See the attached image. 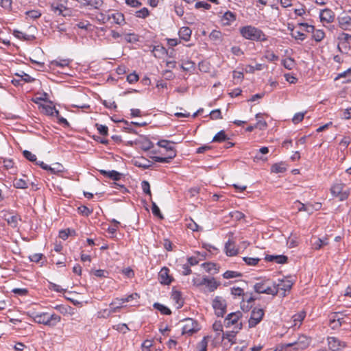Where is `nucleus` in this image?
Here are the masks:
<instances>
[{
	"label": "nucleus",
	"instance_id": "nucleus-29",
	"mask_svg": "<svg viewBox=\"0 0 351 351\" xmlns=\"http://www.w3.org/2000/svg\"><path fill=\"white\" fill-rule=\"evenodd\" d=\"M104 4L102 0H89L83 3V7L90 6L95 9H99Z\"/></svg>",
	"mask_w": 351,
	"mask_h": 351
},
{
	"label": "nucleus",
	"instance_id": "nucleus-28",
	"mask_svg": "<svg viewBox=\"0 0 351 351\" xmlns=\"http://www.w3.org/2000/svg\"><path fill=\"white\" fill-rule=\"evenodd\" d=\"M152 52L155 57L160 58L167 53V50L162 45H156L154 47Z\"/></svg>",
	"mask_w": 351,
	"mask_h": 351
},
{
	"label": "nucleus",
	"instance_id": "nucleus-32",
	"mask_svg": "<svg viewBox=\"0 0 351 351\" xmlns=\"http://www.w3.org/2000/svg\"><path fill=\"white\" fill-rule=\"evenodd\" d=\"M153 306L163 315H170L171 313V311L169 308L160 303L156 302L154 304Z\"/></svg>",
	"mask_w": 351,
	"mask_h": 351
},
{
	"label": "nucleus",
	"instance_id": "nucleus-4",
	"mask_svg": "<svg viewBox=\"0 0 351 351\" xmlns=\"http://www.w3.org/2000/svg\"><path fill=\"white\" fill-rule=\"evenodd\" d=\"M311 340L305 335H300L297 341L287 343L283 346L285 348H292L293 350L299 351L306 348L310 344Z\"/></svg>",
	"mask_w": 351,
	"mask_h": 351
},
{
	"label": "nucleus",
	"instance_id": "nucleus-6",
	"mask_svg": "<svg viewBox=\"0 0 351 351\" xmlns=\"http://www.w3.org/2000/svg\"><path fill=\"white\" fill-rule=\"evenodd\" d=\"M213 307L218 317H223L226 313V302L222 297L217 296L215 298L213 301Z\"/></svg>",
	"mask_w": 351,
	"mask_h": 351
},
{
	"label": "nucleus",
	"instance_id": "nucleus-57",
	"mask_svg": "<svg viewBox=\"0 0 351 351\" xmlns=\"http://www.w3.org/2000/svg\"><path fill=\"white\" fill-rule=\"evenodd\" d=\"M138 75L136 73H132L127 76V81L130 84H133L138 80Z\"/></svg>",
	"mask_w": 351,
	"mask_h": 351
},
{
	"label": "nucleus",
	"instance_id": "nucleus-27",
	"mask_svg": "<svg viewBox=\"0 0 351 351\" xmlns=\"http://www.w3.org/2000/svg\"><path fill=\"white\" fill-rule=\"evenodd\" d=\"M14 35L20 39H23L24 40H32L35 38L33 35L27 34L19 30H14Z\"/></svg>",
	"mask_w": 351,
	"mask_h": 351
},
{
	"label": "nucleus",
	"instance_id": "nucleus-34",
	"mask_svg": "<svg viewBox=\"0 0 351 351\" xmlns=\"http://www.w3.org/2000/svg\"><path fill=\"white\" fill-rule=\"evenodd\" d=\"M203 266L205 270L208 272L213 271L214 273H217L219 271L217 265L214 263H204Z\"/></svg>",
	"mask_w": 351,
	"mask_h": 351
},
{
	"label": "nucleus",
	"instance_id": "nucleus-25",
	"mask_svg": "<svg viewBox=\"0 0 351 351\" xmlns=\"http://www.w3.org/2000/svg\"><path fill=\"white\" fill-rule=\"evenodd\" d=\"M112 19L114 22L118 25H123L125 23L124 15L121 12H116L112 14L111 16H108L107 20Z\"/></svg>",
	"mask_w": 351,
	"mask_h": 351
},
{
	"label": "nucleus",
	"instance_id": "nucleus-5",
	"mask_svg": "<svg viewBox=\"0 0 351 351\" xmlns=\"http://www.w3.org/2000/svg\"><path fill=\"white\" fill-rule=\"evenodd\" d=\"M264 314V310L262 308H254L248 321L249 327L254 328L258 324L262 321Z\"/></svg>",
	"mask_w": 351,
	"mask_h": 351
},
{
	"label": "nucleus",
	"instance_id": "nucleus-33",
	"mask_svg": "<svg viewBox=\"0 0 351 351\" xmlns=\"http://www.w3.org/2000/svg\"><path fill=\"white\" fill-rule=\"evenodd\" d=\"M237 331H231L223 333L221 339H228L232 344L235 343L234 339Z\"/></svg>",
	"mask_w": 351,
	"mask_h": 351
},
{
	"label": "nucleus",
	"instance_id": "nucleus-10",
	"mask_svg": "<svg viewBox=\"0 0 351 351\" xmlns=\"http://www.w3.org/2000/svg\"><path fill=\"white\" fill-rule=\"evenodd\" d=\"M329 349L332 351H339L346 346L345 342L340 341L335 337H329L327 339Z\"/></svg>",
	"mask_w": 351,
	"mask_h": 351
},
{
	"label": "nucleus",
	"instance_id": "nucleus-35",
	"mask_svg": "<svg viewBox=\"0 0 351 351\" xmlns=\"http://www.w3.org/2000/svg\"><path fill=\"white\" fill-rule=\"evenodd\" d=\"M328 244V241L327 238L317 239L313 243V247L315 250H319L321 247Z\"/></svg>",
	"mask_w": 351,
	"mask_h": 351
},
{
	"label": "nucleus",
	"instance_id": "nucleus-62",
	"mask_svg": "<svg viewBox=\"0 0 351 351\" xmlns=\"http://www.w3.org/2000/svg\"><path fill=\"white\" fill-rule=\"evenodd\" d=\"M304 117V113H302V112L296 113L293 116V117L292 119V121L295 124L298 123L303 120Z\"/></svg>",
	"mask_w": 351,
	"mask_h": 351
},
{
	"label": "nucleus",
	"instance_id": "nucleus-39",
	"mask_svg": "<svg viewBox=\"0 0 351 351\" xmlns=\"http://www.w3.org/2000/svg\"><path fill=\"white\" fill-rule=\"evenodd\" d=\"M242 274L239 272H237V271H226V272L223 273V277L226 279H230V278H236V277H240L241 276Z\"/></svg>",
	"mask_w": 351,
	"mask_h": 351
},
{
	"label": "nucleus",
	"instance_id": "nucleus-7",
	"mask_svg": "<svg viewBox=\"0 0 351 351\" xmlns=\"http://www.w3.org/2000/svg\"><path fill=\"white\" fill-rule=\"evenodd\" d=\"M241 317V313L237 311L235 313H231L228 315L226 318L224 319V325L226 327H230V326L236 325L234 327L237 330H241L242 328V324H237L238 320Z\"/></svg>",
	"mask_w": 351,
	"mask_h": 351
},
{
	"label": "nucleus",
	"instance_id": "nucleus-45",
	"mask_svg": "<svg viewBox=\"0 0 351 351\" xmlns=\"http://www.w3.org/2000/svg\"><path fill=\"white\" fill-rule=\"evenodd\" d=\"M291 34L293 38H294L296 40H300L301 41L304 40L306 38V35L300 31H294L293 29Z\"/></svg>",
	"mask_w": 351,
	"mask_h": 351
},
{
	"label": "nucleus",
	"instance_id": "nucleus-54",
	"mask_svg": "<svg viewBox=\"0 0 351 351\" xmlns=\"http://www.w3.org/2000/svg\"><path fill=\"white\" fill-rule=\"evenodd\" d=\"M265 58L269 62H275L278 60V56L271 51H267Z\"/></svg>",
	"mask_w": 351,
	"mask_h": 351
},
{
	"label": "nucleus",
	"instance_id": "nucleus-17",
	"mask_svg": "<svg viewBox=\"0 0 351 351\" xmlns=\"http://www.w3.org/2000/svg\"><path fill=\"white\" fill-rule=\"evenodd\" d=\"M139 147L144 151H147L153 147L154 144L147 138L141 136L136 143Z\"/></svg>",
	"mask_w": 351,
	"mask_h": 351
},
{
	"label": "nucleus",
	"instance_id": "nucleus-15",
	"mask_svg": "<svg viewBox=\"0 0 351 351\" xmlns=\"http://www.w3.org/2000/svg\"><path fill=\"white\" fill-rule=\"evenodd\" d=\"M339 26L343 30H350L351 16L347 14L339 16L337 19Z\"/></svg>",
	"mask_w": 351,
	"mask_h": 351
},
{
	"label": "nucleus",
	"instance_id": "nucleus-49",
	"mask_svg": "<svg viewBox=\"0 0 351 351\" xmlns=\"http://www.w3.org/2000/svg\"><path fill=\"white\" fill-rule=\"evenodd\" d=\"M23 156L31 162H36V156L32 154L31 152L25 150L23 152Z\"/></svg>",
	"mask_w": 351,
	"mask_h": 351
},
{
	"label": "nucleus",
	"instance_id": "nucleus-3",
	"mask_svg": "<svg viewBox=\"0 0 351 351\" xmlns=\"http://www.w3.org/2000/svg\"><path fill=\"white\" fill-rule=\"evenodd\" d=\"M254 289L258 293H266L272 295L278 294V290L276 287H273V283L269 280H263L256 282L254 285Z\"/></svg>",
	"mask_w": 351,
	"mask_h": 351
},
{
	"label": "nucleus",
	"instance_id": "nucleus-42",
	"mask_svg": "<svg viewBox=\"0 0 351 351\" xmlns=\"http://www.w3.org/2000/svg\"><path fill=\"white\" fill-rule=\"evenodd\" d=\"M149 14V12L147 8H143L136 12L135 16L138 18L145 19Z\"/></svg>",
	"mask_w": 351,
	"mask_h": 351
},
{
	"label": "nucleus",
	"instance_id": "nucleus-22",
	"mask_svg": "<svg viewBox=\"0 0 351 351\" xmlns=\"http://www.w3.org/2000/svg\"><path fill=\"white\" fill-rule=\"evenodd\" d=\"M171 299L177 304V308H180L184 304V300L182 297L181 292L179 291H173Z\"/></svg>",
	"mask_w": 351,
	"mask_h": 351
},
{
	"label": "nucleus",
	"instance_id": "nucleus-43",
	"mask_svg": "<svg viewBox=\"0 0 351 351\" xmlns=\"http://www.w3.org/2000/svg\"><path fill=\"white\" fill-rule=\"evenodd\" d=\"M171 157L172 156H165V157L153 156V157H152V158L154 161L157 162L169 163L171 161Z\"/></svg>",
	"mask_w": 351,
	"mask_h": 351
},
{
	"label": "nucleus",
	"instance_id": "nucleus-13",
	"mask_svg": "<svg viewBox=\"0 0 351 351\" xmlns=\"http://www.w3.org/2000/svg\"><path fill=\"white\" fill-rule=\"evenodd\" d=\"M337 38L339 42L337 48L339 51H341V45H345V47H347V45L351 43V34L340 32Z\"/></svg>",
	"mask_w": 351,
	"mask_h": 351
},
{
	"label": "nucleus",
	"instance_id": "nucleus-21",
	"mask_svg": "<svg viewBox=\"0 0 351 351\" xmlns=\"http://www.w3.org/2000/svg\"><path fill=\"white\" fill-rule=\"evenodd\" d=\"M220 283L217 282L214 278H208L207 277H205V284L204 285L206 286L208 290L210 292H213L215 290L217 289V287L219 286Z\"/></svg>",
	"mask_w": 351,
	"mask_h": 351
},
{
	"label": "nucleus",
	"instance_id": "nucleus-30",
	"mask_svg": "<svg viewBox=\"0 0 351 351\" xmlns=\"http://www.w3.org/2000/svg\"><path fill=\"white\" fill-rule=\"evenodd\" d=\"M134 165L136 167H141L144 169H147L152 167V162L147 160L141 159L136 160Z\"/></svg>",
	"mask_w": 351,
	"mask_h": 351
},
{
	"label": "nucleus",
	"instance_id": "nucleus-26",
	"mask_svg": "<svg viewBox=\"0 0 351 351\" xmlns=\"http://www.w3.org/2000/svg\"><path fill=\"white\" fill-rule=\"evenodd\" d=\"M229 139L230 138L226 134L224 130H221L214 136L212 142L221 143Z\"/></svg>",
	"mask_w": 351,
	"mask_h": 351
},
{
	"label": "nucleus",
	"instance_id": "nucleus-44",
	"mask_svg": "<svg viewBox=\"0 0 351 351\" xmlns=\"http://www.w3.org/2000/svg\"><path fill=\"white\" fill-rule=\"evenodd\" d=\"M78 212L82 215L88 217L93 213V210L86 206H80L78 207Z\"/></svg>",
	"mask_w": 351,
	"mask_h": 351
},
{
	"label": "nucleus",
	"instance_id": "nucleus-14",
	"mask_svg": "<svg viewBox=\"0 0 351 351\" xmlns=\"http://www.w3.org/2000/svg\"><path fill=\"white\" fill-rule=\"evenodd\" d=\"M319 18L322 22H326L329 23L333 21L335 19V14L332 10L325 8L321 11Z\"/></svg>",
	"mask_w": 351,
	"mask_h": 351
},
{
	"label": "nucleus",
	"instance_id": "nucleus-51",
	"mask_svg": "<svg viewBox=\"0 0 351 351\" xmlns=\"http://www.w3.org/2000/svg\"><path fill=\"white\" fill-rule=\"evenodd\" d=\"M305 313L302 311L299 313H297L293 316V322H295V325H296L297 322L300 323L305 317Z\"/></svg>",
	"mask_w": 351,
	"mask_h": 351
},
{
	"label": "nucleus",
	"instance_id": "nucleus-46",
	"mask_svg": "<svg viewBox=\"0 0 351 351\" xmlns=\"http://www.w3.org/2000/svg\"><path fill=\"white\" fill-rule=\"evenodd\" d=\"M99 133L104 136H107L108 132V128L106 125L96 123L95 125Z\"/></svg>",
	"mask_w": 351,
	"mask_h": 351
},
{
	"label": "nucleus",
	"instance_id": "nucleus-40",
	"mask_svg": "<svg viewBox=\"0 0 351 351\" xmlns=\"http://www.w3.org/2000/svg\"><path fill=\"white\" fill-rule=\"evenodd\" d=\"M282 64L285 66V68L291 70L295 66V62L293 59L289 58L288 59L282 60Z\"/></svg>",
	"mask_w": 351,
	"mask_h": 351
},
{
	"label": "nucleus",
	"instance_id": "nucleus-50",
	"mask_svg": "<svg viewBox=\"0 0 351 351\" xmlns=\"http://www.w3.org/2000/svg\"><path fill=\"white\" fill-rule=\"evenodd\" d=\"M152 211L154 215L158 217L160 219H163V216L160 213V210L156 204L152 202Z\"/></svg>",
	"mask_w": 351,
	"mask_h": 351
},
{
	"label": "nucleus",
	"instance_id": "nucleus-47",
	"mask_svg": "<svg viewBox=\"0 0 351 351\" xmlns=\"http://www.w3.org/2000/svg\"><path fill=\"white\" fill-rule=\"evenodd\" d=\"M66 8L62 4H58L55 5L54 4L51 5V10L54 12H58L59 15H63V10H65Z\"/></svg>",
	"mask_w": 351,
	"mask_h": 351
},
{
	"label": "nucleus",
	"instance_id": "nucleus-60",
	"mask_svg": "<svg viewBox=\"0 0 351 351\" xmlns=\"http://www.w3.org/2000/svg\"><path fill=\"white\" fill-rule=\"evenodd\" d=\"M114 328L116 330H117L118 331L121 332L123 334L126 333L127 331L129 330V328L125 324H119L114 326Z\"/></svg>",
	"mask_w": 351,
	"mask_h": 351
},
{
	"label": "nucleus",
	"instance_id": "nucleus-18",
	"mask_svg": "<svg viewBox=\"0 0 351 351\" xmlns=\"http://www.w3.org/2000/svg\"><path fill=\"white\" fill-rule=\"evenodd\" d=\"M99 171L104 177L110 178H111L112 180H113L114 181L119 180L121 179V176H122L121 173H120L119 172H118V171H117L115 170L106 171V170L101 169Z\"/></svg>",
	"mask_w": 351,
	"mask_h": 351
},
{
	"label": "nucleus",
	"instance_id": "nucleus-2",
	"mask_svg": "<svg viewBox=\"0 0 351 351\" xmlns=\"http://www.w3.org/2000/svg\"><path fill=\"white\" fill-rule=\"evenodd\" d=\"M32 318L38 324H42L51 327L55 326L61 320L60 315L49 313H35L32 315Z\"/></svg>",
	"mask_w": 351,
	"mask_h": 351
},
{
	"label": "nucleus",
	"instance_id": "nucleus-53",
	"mask_svg": "<svg viewBox=\"0 0 351 351\" xmlns=\"http://www.w3.org/2000/svg\"><path fill=\"white\" fill-rule=\"evenodd\" d=\"M243 259L249 265H256L260 261V258L250 257H244Z\"/></svg>",
	"mask_w": 351,
	"mask_h": 351
},
{
	"label": "nucleus",
	"instance_id": "nucleus-59",
	"mask_svg": "<svg viewBox=\"0 0 351 351\" xmlns=\"http://www.w3.org/2000/svg\"><path fill=\"white\" fill-rule=\"evenodd\" d=\"M212 119H222L221 110L219 109L213 110L210 113Z\"/></svg>",
	"mask_w": 351,
	"mask_h": 351
},
{
	"label": "nucleus",
	"instance_id": "nucleus-31",
	"mask_svg": "<svg viewBox=\"0 0 351 351\" xmlns=\"http://www.w3.org/2000/svg\"><path fill=\"white\" fill-rule=\"evenodd\" d=\"M208 336L204 337L202 340L196 346V351H206L208 346Z\"/></svg>",
	"mask_w": 351,
	"mask_h": 351
},
{
	"label": "nucleus",
	"instance_id": "nucleus-19",
	"mask_svg": "<svg viewBox=\"0 0 351 351\" xmlns=\"http://www.w3.org/2000/svg\"><path fill=\"white\" fill-rule=\"evenodd\" d=\"M265 260L269 262H276L278 264H284L287 262V257L284 255H267Z\"/></svg>",
	"mask_w": 351,
	"mask_h": 351
},
{
	"label": "nucleus",
	"instance_id": "nucleus-11",
	"mask_svg": "<svg viewBox=\"0 0 351 351\" xmlns=\"http://www.w3.org/2000/svg\"><path fill=\"white\" fill-rule=\"evenodd\" d=\"M159 282L165 285H169L171 283L173 278L169 275V269L164 267H162L158 274Z\"/></svg>",
	"mask_w": 351,
	"mask_h": 351
},
{
	"label": "nucleus",
	"instance_id": "nucleus-20",
	"mask_svg": "<svg viewBox=\"0 0 351 351\" xmlns=\"http://www.w3.org/2000/svg\"><path fill=\"white\" fill-rule=\"evenodd\" d=\"M236 20V14L230 11L226 12L221 19L224 25H230Z\"/></svg>",
	"mask_w": 351,
	"mask_h": 351
},
{
	"label": "nucleus",
	"instance_id": "nucleus-24",
	"mask_svg": "<svg viewBox=\"0 0 351 351\" xmlns=\"http://www.w3.org/2000/svg\"><path fill=\"white\" fill-rule=\"evenodd\" d=\"M226 253L229 256H235L238 253V250L235 247L234 243L228 241L225 245Z\"/></svg>",
	"mask_w": 351,
	"mask_h": 351
},
{
	"label": "nucleus",
	"instance_id": "nucleus-55",
	"mask_svg": "<svg viewBox=\"0 0 351 351\" xmlns=\"http://www.w3.org/2000/svg\"><path fill=\"white\" fill-rule=\"evenodd\" d=\"M121 308V306H113V303H111L110 304V308L108 309L104 310V313H106L107 315H109L111 313H116L119 311V310Z\"/></svg>",
	"mask_w": 351,
	"mask_h": 351
},
{
	"label": "nucleus",
	"instance_id": "nucleus-61",
	"mask_svg": "<svg viewBox=\"0 0 351 351\" xmlns=\"http://www.w3.org/2000/svg\"><path fill=\"white\" fill-rule=\"evenodd\" d=\"M141 187L145 193L151 195L150 185L147 181H143L141 183Z\"/></svg>",
	"mask_w": 351,
	"mask_h": 351
},
{
	"label": "nucleus",
	"instance_id": "nucleus-64",
	"mask_svg": "<svg viewBox=\"0 0 351 351\" xmlns=\"http://www.w3.org/2000/svg\"><path fill=\"white\" fill-rule=\"evenodd\" d=\"M231 293L234 296H241L244 295L243 289L240 287H232L231 289Z\"/></svg>",
	"mask_w": 351,
	"mask_h": 351
},
{
	"label": "nucleus",
	"instance_id": "nucleus-36",
	"mask_svg": "<svg viewBox=\"0 0 351 351\" xmlns=\"http://www.w3.org/2000/svg\"><path fill=\"white\" fill-rule=\"evenodd\" d=\"M13 185L16 189H27L28 187L27 183L23 179H15Z\"/></svg>",
	"mask_w": 351,
	"mask_h": 351
},
{
	"label": "nucleus",
	"instance_id": "nucleus-56",
	"mask_svg": "<svg viewBox=\"0 0 351 351\" xmlns=\"http://www.w3.org/2000/svg\"><path fill=\"white\" fill-rule=\"evenodd\" d=\"M213 329L214 331L218 332L217 335H219L220 332L223 331V326L220 321H216L213 324Z\"/></svg>",
	"mask_w": 351,
	"mask_h": 351
},
{
	"label": "nucleus",
	"instance_id": "nucleus-8",
	"mask_svg": "<svg viewBox=\"0 0 351 351\" xmlns=\"http://www.w3.org/2000/svg\"><path fill=\"white\" fill-rule=\"evenodd\" d=\"M344 186L345 185L342 183H336L330 189L332 195L338 197L341 201L346 199L348 197V193L343 191Z\"/></svg>",
	"mask_w": 351,
	"mask_h": 351
},
{
	"label": "nucleus",
	"instance_id": "nucleus-48",
	"mask_svg": "<svg viewBox=\"0 0 351 351\" xmlns=\"http://www.w3.org/2000/svg\"><path fill=\"white\" fill-rule=\"evenodd\" d=\"M0 5L8 11L12 10V0H0Z\"/></svg>",
	"mask_w": 351,
	"mask_h": 351
},
{
	"label": "nucleus",
	"instance_id": "nucleus-38",
	"mask_svg": "<svg viewBox=\"0 0 351 351\" xmlns=\"http://www.w3.org/2000/svg\"><path fill=\"white\" fill-rule=\"evenodd\" d=\"M325 36V33L322 29H315L313 34V37L317 42H320Z\"/></svg>",
	"mask_w": 351,
	"mask_h": 351
},
{
	"label": "nucleus",
	"instance_id": "nucleus-23",
	"mask_svg": "<svg viewBox=\"0 0 351 351\" xmlns=\"http://www.w3.org/2000/svg\"><path fill=\"white\" fill-rule=\"evenodd\" d=\"M192 34L191 29L189 27H182L180 29L178 34L180 39L189 41Z\"/></svg>",
	"mask_w": 351,
	"mask_h": 351
},
{
	"label": "nucleus",
	"instance_id": "nucleus-16",
	"mask_svg": "<svg viewBox=\"0 0 351 351\" xmlns=\"http://www.w3.org/2000/svg\"><path fill=\"white\" fill-rule=\"evenodd\" d=\"M293 285V282L288 279H283L279 281L278 283L273 282V287H276L278 291L283 290L285 292L289 291Z\"/></svg>",
	"mask_w": 351,
	"mask_h": 351
},
{
	"label": "nucleus",
	"instance_id": "nucleus-12",
	"mask_svg": "<svg viewBox=\"0 0 351 351\" xmlns=\"http://www.w3.org/2000/svg\"><path fill=\"white\" fill-rule=\"evenodd\" d=\"M3 217L7 221L8 225L12 228H16L18 226L19 221L21 220V218L19 215H13V213L10 212H5Z\"/></svg>",
	"mask_w": 351,
	"mask_h": 351
},
{
	"label": "nucleus",
	"instance_id": "nucleus-41",
	"mask_svg": "<svg viewBox=\"0 0 351 351\" xmlns=\"http://www.w3.org/2000/svg\"><path fill=\"white\" fill-rule=\"evenodd\" d=\"M271 170L274 173H283L286 171V167L282 164H274L271 166Z\"/></svg>",
	"mask_w": 351,
	"mask_h": 351
},
{
	"label": "nucleus",
	"instance_id": "nucleus-1",
	"mask_svg": "<svg viewBox=\"0 0 351 351\" xmlns=\"http://www.w3.org/2000/svg\"><path fill=\"white\" fill-rule=\"evenodd\" d=\"M240 34L245 39L254 41H266L267 36L262 30L252 25H247L240 28Z\"/></svg>",
	"mask_w": 351,
	"mask_h": 351
},
{
	"label": "nucleus",
	"instance_id": "nucleus-52",
	"mask_svg": "<svg viewBox=\"0 0 351 351\" xmlns=\"http://www.w3.org/2000/svg\"><path fill=\"white\" fill-rule=\"evenodd\" d=\"M295 203H298L300 205L299 208H298V211H305L310 213H313V209H309V205L304 204L300 201H296Z\"/></svg>",
	"mask_w": 351,
	"mask_h": 351
},
{
	"label": "nucleus",
	"instance_id": "nucleus-9",
	"mask_svg": "<svg viewBox=\"0 0 351 351\" xmlns=\"http://www.w3.org/2000/svg\"><path fill=\"white\" fill-rule=\"evenodd\" d=\"M197 326V323L193 319H187L182 327V334L191 335L199 330Z\"/></svg>",
	"mask_w": 351,
	"mask_h": 351
},
{
	"label": "nucleus",
	"instance_id": "nucleus-37",
	"mask_svg": "<svg viewBox=\"0 0 351 351\" xmlns=\"http://www.w3.org/2000/svg\"><path fill=\"white\" fill-rule=\"evenodd\" d=\"M41 12L38 10H32L25 12V15L32 19H37L41 16Z\"/></svg>",
	"mask_w": 351,
	"mask_h": 351
},
{
	"label": "nucleus",
	"instance_id": "nucleus-63",
	"mask_svg": "<svg viewBox=\"0 0 351 351\" xmlns=\"http://www.w3.org/2000/svg\"><path fill=\"white\" fill-rule=\"evenodd\" d=\"M193 285L196 287L204 285L205 284V277H203L202 278H193L192 280Z\"/></svg>",
	"mask_w": 351,
	"mask_h": 351
},
{
	"label": "nucleus",
	"instance_id": "nucleus-58",
	"mask_svg": "<svg viewBox=\"0 0 351 351\" xmlns=\"http://www.w3.org/2000/svg\"><path fill=\"white\" fill-rule=\"evenodd\" d=\"M210 7L211 5L209 3L204 1H197L195 5V8L197 9L204 8L206 10H209Z\"/></svg>",
	"mask_w": 351,
	"mask_h": 351
}]
</instances>
